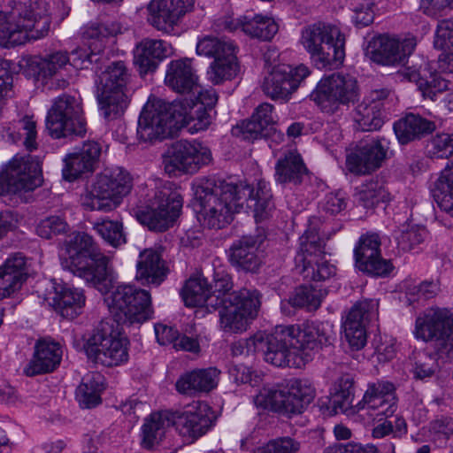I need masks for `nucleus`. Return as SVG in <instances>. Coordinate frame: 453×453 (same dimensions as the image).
Wrapping results in <instances>:
<instances>
[{"instance_id": "nucleus-43", "label": "nucleus", "mask_w": 453, "mask_h": 453, "mask_svg": "<svg viewBox=\"0 0 453 453\" xmlns=\"http://www.w3.org/2000/svg\"><path fill=\"white\" fill-rule=\"evenodd\" d=\"M97 101L103 116L107 119H114L121 116L128 104V97L125 91L112 88H98Z\"/></svg>"}, {"instance_id": "nucleus-2", "label": "nucleus", "mask_w": 453, "mask_h": 453, "mask_svg": "<svg viewBox=\"0 0 453 453\" xmlns=\"http://www.w3.org/2000/svg\"><path fill=\"white\" fill-rule=\"evenodd\" d=\"M62 267L84 279L102 293H107L117 282L111 258L103 254L93 237L80 232L65 242Z\"/></svg>"}, {"instance_id": "nucleus-9", "label": "nucleus", "mask_w": 453, "mask_h": 453, "mask_svg": "<svg viewBox=\"0 0 453 453\" xmlns=\"http://www.w3.org/2000/svg\"><path fill=\"white\" fill-rule=\"evenodd\" d=\"M46 128L50 136L56 139L70 135L84 136L87 121L81 99L67 94L57 97L48 111Z\"/></svg>"}, {"instance_id": "nucleus-7", "label": "nucleus", "mask_w": 453, "mask_h": 453, "mask_svg": "<svg viewBox=\"0 0 453 453\" xmlns=\"http://www.w3.org/2000/svg\"><path fill=\"white\" fill-rule=\"evenodd\" d=\"M106 301L113 319L119 325L141 324L153 314L150 292L132 285L117 287Z\"/></svg>"}, {"instance_id": "nucleus-35", "label": "nucleus", "mask_w": 453, "mask_h": 453, "mask_svg": "<svg viewBox=\"0 0 453 453\" xmlns=\"http://www.w3.org/2000/svg\"><path fill=\"white\" fill-rule=\"evenodd\" d=\"M224 27L229 31L241 28L246 35L264 41L271 40L279 29L273 18L263 15H255L253 18L244 16L237 19H226Z\"/></svg>"}, {"instance_id": "nucleus-60", "label": "nucleus", "mask_w": 453, "mask_h": 453, "mask_svg": "<svg viewBox=\"0 0 453 453\" xmlns=\"http://www.w3.org/2000/svg\"><path fill=\"white\" fill-rule=\"evenodd\" d=\"M67 230V223L58 216L46 218L36 226L37 234L44 239H50L53 235L65 233Z\"/></svg>"}, {"instance_id": "nucleus-1", "label": "nucleus", "mask_w": 453, "mask_h": 453, "mask_svg": "<svg viewBox=\"0 0 453 453\" xmlns=\"http://www.w3.org/2000/svg\"><path fill=\"white\" fill-rule=\"evenodd\" d=\"M335 334L327 322L306 321L276 326L265 342L258 340L265 362L277 367L300 368L323 347L333 344Z\"/></svg>"}, {"instance_id": "nucleus-57", "label": "nucleus", "mask_w": 453, "mask_h": 453, "mask_svg": "<svg viewBox=\"0 0 453 453\" xmlns=\"http://www.w3.org/2000/svg\"><path fill=\"white\" fill-rule=\"evenodd\" d=\"M300 450V441L285 436L269 441L265 445L257 448L254 453H299Z\"/></svg>"}, {"instance_id": "nucleus-48", "label": "nucleus", "mask_w": 453, "mask_h": 453, "mask_svg": "<svg viewBox=\"0 0 453 453\" xmlns=\"http://www.w3.org/2000/svg\"><path fill=\"white\" fill-rule=\"evenodd\" d=\"M130 74L122 61L111 63L100 75V85L98 88H112V90H127Z\"/></svg>"}, {"instance_id": "nucleus-8", "label": "nucleus", "mask_w": 453, "mask_h": 453, "mask_svg": "<svg viewBox=\"0 0 453 453\" xmlns=\"http://www.w3.org/2000/svg\"><path fill=\"white\" fill-rule=\"evenodd\" d=\"M314 393V388L307 381L295 379L282 388H262L254 402L264 409L284 414H297L311 403Z\"/></svg>"}, {"instance_id": "nucleus-20", "label": "nucleus", "mask_w": 453, "mask_h": 453, "mask_svg": "<svg viewBox=\"0 0 453 453\" xmlns=\"http://www.w3.org/2000/svg\"><path fill=\"white\" fill-rule=\"evenodd\" d=\"M417 46L415 36L403 39L389 35H380L369 44L371 59L380 65L388 66L403 65L412 54Z\"/></svg>"}, {"instance_id": "nucleus-16", "label": "nucleus", "mask_w": 453, "mask_h": 453, "mask_svg": "<svg viewBox=\"0 0 453 453\" xmlns=\"http://www.w3.org/2000/svg\"><path fill=\"white\" fill-rule=\"evenodd\" d=\"M36 292L65 319L76 318L85 306L86 296L82 289L58 283L54 279L39 282Z\"/></svg>"}, {"instance_id": "nucleus-11", "label": "nucleus", "mask_w": 453, "mask_h": 453, "mask_svg": "<svg viewBox=\"0 0 453 453\" xmlns=\"http://www.w3.org/2000/svg\"><path fill=\"white\" fill-rule=\"evenodd\" d=\"M173 106L174 103L150 97L139 117L138 138L145 142L162 140L177 130V113Z\"/></svg>"}, {"instance_id": "nucleus-50", "label": "nucleus", "mask_w": 453, "mask_h": 453, "mask_svg": "<svg viewBox=\"0 0 453 453\" xmlns=\"http://www.w3.org/2000/svg\"><path fill=\"white\" fill-rule=\"evenodd\" d=\"M234 283L231 275L223 268L214 269L212 274V282L209 283L211 296L209 302L213 297L217 299V303L224 299H230L233 296L241 295L239 291H232Z\"/></svg>"}, {"instance_id": "nucleus-44", "label": "nucleus", "mask_w": 453, "mask_h": 453, "mask_svg": "<svg viewBox=\"0 0 453 453\" xmlns=\"http://www.w3.org/2000/svg\"><path fill=\"white\" fill-rule=\"evenodd\" d=\"M275 170L276 180L280 183L299 184L306 173V167L301 156L293 151H289L283 158L279 159Z\"/></svg>"}, {"instance_id": "nucleus-52", "label": "nucleus", "mask_w": 453, "mask_h": 453, "mask_svg": "<svg viewBox=\"0 0 453 453\" xmlns=\"http://www.w3.org/2000/svg\"><path fill=\"white\" fill-rule=\"evenodd\" d=\"M323 296L321 289L311 285H302L292 293L291 302L295 307L315 311L320 306Z\"/></svg>"}, {"instance_id": "nucleus-28", "label": "nucleus", "mask_w": 453, "mask_h": 453, "mask_svg": "<svg viewBox=\"0 0 453 453\" xmlns=\"http://www.w3.org/2000/svg\"><path fill=\"white\" fill-rule=\"evenodd\" d=\"M192 6L193 0H151L147 19L158 31L169 33Z\"/></svg>"}, {"instance_id": "nucleus-26", "label": "nucleus", "mask_w": 453, "mask_h": 453, "mask_svg": "<svg viewBox=\"0 0 453 453\" xmlns=\"http://www.w3.org/2000/svg\"><path fill=\"white\" fill-rule=\"evenodd\" d=\"M238 200H193L192 206L200 224L208 228L220 229L230 224L243 203Z\"/></svg>"}, {"instance_id": "nucleus-10", "label": "nucleus", "mask_w": 453, "mask_h": 453, "mask_svg": "<svg viewBox=\"0 0 453 453\" xmlns=\"http://www.w3.org/2000/svg\"><path fill=\"white\" fill-rule=\"evenodd\" d=\"M324 241L315 228L300 237V250L295 257L296 269L306 280H326L335 274L336 268L324 257Z\"/></svg>"}, {"instance_id": "nucleus-59", "label": "nucleus", "mask_w": 453, "mask_h": 453, "mask_svg": "<svg viewBox=\"0 0 453 453\" xmlns=\"http://www.w3.org/2000/svg\"><path fill=\"white\" fill-rule=\"evenodd\" d=\"M428 153L437 158H448L453 155V134H440L428 143Z\"/></svg>"}, {"instance_id": "nucleus-58", "label": "nucleus", "mask_w": 453, "mask_h": 453, "mask_svg": "<svg viewBox=\"0 0 453 453\" xmlns=\"http://www.w3.org/2000/svg\"><path fill=\"white\" fill-rule=\"evenodd\" d=\"M407 433V425L403 417H395L389 419H383L372 429V437L375 439L384 438L391 434L395 437L401 436Z\"/></svg>"}, {"instance_id": "nucleus-18", "label": "nucleus", "mask_w": 453, "mask_h": 453, "mask_svg": "<svg viewBox=\"0 0 453 453\" xmlns=\"http://www.w3.org/2000/svg\"><path fill=\"white\" fill-rule=\"evenodd\" d=\"M384 138L362 141L346 150V167L357 175H368L380 169L388 157Z\"/></svg>"}, {"instance_id": "nucleus-40", "label": "nucleus", "mask_w": 453, "mask_h": 453, "mask_svg": "<svg viewBox=\"0 0 453 453\" xmlns=\"http://www.w3.org/2000/svg\"><path fill=\"white\" fill-rule=\"evenodd\" d=\"M171 425V413L168 411L153 412L146 418L142 427L143 448L151 449L158 444L165 436L166 428Z\"/></svg>"}, {"instance_id": "nucleus-46", "label": "nucleus", "mask_w": 453, "mask_h": 453, "mask_svg": "<svg viewBox=\"0 0 453 453\" xmlns=\"http://www.w3.org/2000/svg\"><path fill=\"white\" fill-rule=\"evenodd\" d=\"M395 397V388L393 383L388 381H378L368 384L367 389L364 394L363 399L357 404V411L365 410L370 411L378 403H380L388 396Z\"/></svg>"}, {"instance_id": "nucleus-15", "label": "nucleus", "mask_w": 453, "mask_h": 453, "mask_svg": "<svg viewBox=\"0 0 453 453\" xmlns=\"http://www.w3.org/2000/svg\"><path fill=\"white\" fill-rule=\"evenodd\" d=\"M42 184L37 163L15 157L0 173V196H22Z\"/></svg>"}, {"instance_id": "nucleus-3", "label": "nucleus", "mask_w": 453, "mask_h": 453, "mask_svg": "<svg viewBox=\"0 0 453 453\" xmlns=\"http://www.w3.org/2000/svg\"><path fill=\"white\" fill-rule=\"evenodd\" d=\"M48 4L42 0L29 5L19 4L10 12H0V46L10 48L44 37L50 25Z\"/></svg>"}, {"instance_id": "nucleus-36", "label": "nucleus", "mask_w": 453, "mask_h": 453, "mask_svg": "<svg viewBox=\"0 0 453 453\" xmlns=\"http://www.w3.org/2000/svg\"><path fill=\"white\" fill-rule=\"evenodd\" d=\"M219 374L214 367L194 370L180 376L175 387L179 393L188 395L208 393L217 387Z\"/></svg>"}, {"instance_id": "nucleus-12", "label": "nucleus", "mask_w": 453, "mask_h": 453, "mask_svg": "<svg viewBox=\"0 0 453 453\" xmlns=\"http://www.w3.org/2000/svg\"><path fill=\"white\" fill-rule=\"evenodd\" d=\"M359 87L357 80L344 73H333L322 79L311 95V99L326 112H334L340 104L357 100Z\"/></svg>"}, {"instance_id": "nucleus-62", "label": "nucleus", "mask_w": 453, "mask_h": 453, "mask_svg": "<svg viewBox=\"0 0 453 453\" xmlns=\"http://www.w3.org/2000/svg\"><path fill=\"white\" fill-rule=\"evenodd\" d=\"M434 46L438 50H447L449 46H453V19L438 22Z\"/></svg>"}, {"instance_id": "nucleus-51", "label": "nucleus", "mask_w": 453, "mask_h": 453, "mask_svg": "<svg viewBox=\"0 0 453 453\" xmlns=\"http://www.w3.org/2000/svg\"><path fill=\"white\" fill-rule=\"evenodd\" d=\"M404 219L406 220L405 223L401 225L398 230L395 231V239L401 250L409 251L424 241L426 231L424 227L410 225L407 222L409 215L406 214Z\"/></svg>"}, {"instance_id": "nucleus-17", "label": "nucleus", "mask_w": 453, "mask_h": 453, "mask_svg": "<svg viewBox=\"0 0 453 453\" xmlns=\"http://www.w3.org/2000/svg\"><path fill=\"white\" fill-rule=\"evenodd\" d=\"M192 189L195 198H206L208 196L221 198H268L272 197L268 185L265 180H259L256 188L248 184L239 185L215 178L196 179Z\"/></svg>"}, {"instance_id": "nucleus-23", "label": "nucleus", "mask_w": 453, "mask_h": 453, "mask_svg": "<svg viewBox=\"0 0 453 453\" xmlns=\"http://www.w3.org/2000/svg\"><path fill=\"white\" fill-rule=\"evenodd\" d=\"M171 418L183 442L190 444L214 426L216 416L207 404H199L192 410L171 413Z\"/></svg>"}, {"instance_id": "nucleus-13", "label": "nucleus", "mask_w": 453, "mask_h": 453, "mask_svg": "<svg viewBox=\"0 0 453 453\" xmlns=\"http://www.w3.org/2000/svg\"><path fill=\"white\" fill-rule=\"evenodd\" d=\"M127 338L113 334L108 324L101 323L87 340L84 349L89 359L111 367L127 360Z\"/></svg>"}, {"instance_id": "nucleus-42", "label": "nucleus", "mask_w": 453, "mask_h": 453, "mask_svg": "<svg viewBox=\"0 0 453 453\" xmlns=\"http://www.w3.org/2000/svg\"><path fill=\"white\" fill-rule=\"evenodd\" d=\"M181 296L187 306H205L211 311L212 306L209 305L211 291L208 279L203 275L190 277L181 288Z\"/></svg>"}, {"instance_id": "nucleus-39", "label": "nucleus", "mask_w": 453, "mask_h": 453, "mask_svg": "<svg viewBox=\"0 0 453 453\" xmlns=\"http://www.w3.org/2000/svg\"><path fill=\"white\" fill-rule=\"evenodd\" d=\"M434 128L435 125L434 122L413 113L407 114L394 125L395 134L402 144L419 139L432 133Z\"/></svg>"}, {"instance_id": "nucleus-54", "label": "nucleus", "mask_w": 453, "mask_h": 453, "mask_svg": "<svg viewBox=\"0 0 453 453\" xmlns=\"http://www.w3.org/2000/svg\"><path fill=\"white\" fill-rule=\"evenodd\" d=\"M8 136L13 142H18L23 138V145L28 151L37 149L36 123L31 117H24L19 121V133L14 134L11 128L7 129Z\"/></svg>"}, {"instance_id": "nucleus-32", "label": "nucleus", "mask_w": 453, "mask_h": 453, "mask_svg": "<svg viewBox=\"0 0 453 453\" xmlns=\"http://www.w3.org/2000/svg\"><path fill=\"white\" fill-rule=\"evenodd\" d=\"M168 268L157 250L147 249L140 253L135 280L143 286L158 287L166 278Z\"/></svg>"}, {"instance_id": "nucleus-21", "label": "nucleus", "mask_w": 453, "mask_h": 453, "mask_svg": "<svg viewBox=\"0 0 453 453\" xmlns=\"http://www.w3.org/2000/svg\"><path fill=\"white\" fill-rule=\"evenodd\" d=\"M309 74L310 70L304 65L296 67L279 65L264 78L262 89L272 99L288 100Z\"/></svg>"}, {"instance_id": "nucleus-56", "label": "nucleus", "mask_w": 453, "mask_h": 453, "mask_svg": "<svg viewBox=\"0 0 453 453\" xmlns=\"http://www.w3.org/2000/svg\"><path fill=\"white\" fill-rule=\"evenodd\" d=\"M433 198H453V160L447 163L440 177L434 183Z\"/></svg>"}, {"instance_id": "nucleus-14", "label": "nucleus", "mask_w": 453, "mask_h": 453, "mask_svg": "<svg viewBox=\"0 0 453 453\" xmlns=\"http://www.w3.org/2000/svg\"><path fill=\"white\" fill-rule=\"evenodd\" d=\"M211 160L210 149L196 141H177L164 155L165 170L172 175L193 174L202 166L209 165Z\"/></svg>"}, {"instance_id": "nucleus-27", "label": "nucleus", "mask_w": 453, "mask_h": 453, "mask_svg": "<svg viewBox=\"0 0 453 453\" xmlns=\"http://www.w3.org/2000/svg\"><path fill=\"white\" fill-rule=\"evenodd\" d=\"M101 153L100 143L95 141L85 142L79 150L65 157L63 178L73 181L93 173L98 165Z\"/></svg>"}, {"instance_id": "nucleus-19", "label": "nucleus", "mask_w": 453, "mask_h": 453, "mask_svg": "<svg viewBox=\"0 0 453 453\" xmlns=\"http://www.w3.org/2000/svg\"><path fill=\"white\" fill-rule=\"evenodd\" d=\"M141 203L130 211L131 215L143 226L154 232H165L173 226L180 217L181 200H150Z\"/></svg>"}, {"instance_id": "nucleus-33", "label": "nucleus", "mask_w": 453, "mask_h": 453, "mask_svg": "<svg viewBox=\"0 0 453 453\" xmlns=\"http://www.w3.org/2000/svg\"><path fill=\"white\" fill-rule=\"evenodd\" d=\"M33 358L24 368L27 376L51 372L60 364L62 349L58 343L47 340H39L35 347Z\"/></svg>"}, {"instance_id": "nucleus-5", "label": "nucleus", "mask_w": 453, "mask_h": 453, "mask_svg": "<svg viewBox=\"0 0 453 453\" xmlns=\"http://www.w3.org/2000/svg\"><path fill=\"white\" fill-rule=\"evenodd\" d=\"M217 303L210 300L211 311L219 310L220 327L226 333H241L246 330L249 319L257 316L261 306V293L255 288H242L241 295L233 296Z\"/></svg>"}, {"instance_id": "nucleus-49", "label": "nucleus", "mask_w": 453, "mask_h": 453, "mask_svg": "<svg viewBox=\"0 0 453 453\" xmlns=\"http://www.w3.org/2000/svg\"><path fill=\"white\" fill-rule=\"evenodd\" d=\"M234 51H235L234 43L225 38L207 35L196 43V53L200 56L213 58V60L223 56H228Z\"/></svg>"}, {"instance_id": "nucleus-55", "label": "nucleus", "mask_w": 453, "mask_h": 453, "mask_svg": "<svg viewBox=\"0 0 453 453\" xmlns=\"http://www.w3.org/2000/svg\"><path fill=\"white\" fill-rule=\"evenodd\" d=\"M69 61L70 58L67 56L66 52H54L44 58H42L37 63L39 69L38 73L43 78L52 77L67 63H69Z\"/></svg>"}, {"instance_id": "nucleus-61", "label": "nucleus", "mask_w": 453, "mask_h": 453, "mask_svg": "<svg viewBox=\"0 0 453 453\" xmlns=\"http://www.w3.org/2000/svg\"><path fill=\"white\" fill-rule=\"evenodd\" d=\"M233 134L248 141H254L269 134L261 124L253 119V116H251L250 119L243 121L241 125L234 127L233 128Z\"/></svg>"}, {"instance_id": "nucleus-29", "label": "nucleus", "mask_w": 453, "mask_h": 453, "mask_svg": "<svg viewBox=\"0 0 453 453\" xmlns=\"http://www.w3.org/2000/svg\"><path fill=\"white\" fill-rule=\"evenodd\" d=\"M132 188V177L125 169H104L96 177L90 190L91 198H123L130 195Z\"/></svg>"}, {"instance_id": "nucleus-30", "label": "nucleus", "mask_w": 453, "mask_h": 453, "mask_svg": "<svg viewBox=\"0 0 453 453\" xmlns=\"http://www.w3.org/2000/svg\"><path fill=\"white\" fill-rule=\"evenodd\" d=\"M388 96L386 89L370 93L354 110L353 119L356 129L371 132L380 129L383 123V100Z\"/></svg>"}, {"instance_id": "nucleus-34", "label": "nucleus", "mask_w": 453, "mask_h": 453, "mask_svg": "<svg viewBox=\"0 0 453 453\" xmlns=\"http://www.w3.org/2000/svg\"><path fill=\"white\" fill-rule=\"evenodd\" d=\"M165 84L175 92L184 94L198 88L197 75L188 58L169 62L165 71Z\"/></svg>"}, {"instance_id": "nucleus-24", "label": "nucleus", "mask_w": 453, "mask_h": 453, "mask_svg": "<svg viewBox=\"0 0 453 453\" xmlns=\"http://www.w3.org/2000/svg\"><path fill=\"white\" fill-rule=\"evenodd\" d=\"M265 239V230L258 227L254 235H244L234 242L228 254L231 265L246 273H257L263 263L258 249Z\"/></svg>"}, {"instance_id": "nucleus-63", "label": "nucleus", "mask_w": 453, "mask_h": 453, "mask_svg": "<svg viewBox=\"0 0 453 453\" xmlns=\"http://www.w3.org/2000/svg\"><path fill=\"white\" fill-rule=\"evenodd\" d=\"M374 6L373 2L365 1L353 8L351 18L356 27H367L372 23L374 19Z\"/></svg>"}, {"instance_id": "nucleus-47", "label": "nucleus", "mask_w": 453, "mask_h": 453, "mask_svg": "<svg viewBox=\"0 0 453 453\" xmlns=\"http://www.w3.org/2000/svg\"><path fill=\"white\" fill-rule=\"evenodd\" d=\"M238 73L235 51L228 56L213 60L207 71L208 79L211 83L217 85L226 80H231Z\"/></svg>"}, {"instance_id": "nucleus-22", "label": "nucleus", "mask_w": 453, "mask_h": 453, "mask_svg": "<svg viewBox=\"0 0 453 453\" xmlns=\"http://www.w3.org/2000/svg\"><path fill=\"white\" fill-rule=\"evenodd\" d=\"M380 238L377 234H363L354 249L356 267L372 277H387L394 269L390 260L380 253Z\"/></svg>"}, {"instance_id": "nucleus-41", "label": "nucleus", "mask_w": 453, "mask_h": 453, "mask_svg": "<svg viewBox=\"0 0 453 453\" xmlns=\"http://www.w3.org/2000/svg\"><path fill=\"white\" fill-rule=\"evenodd\" d=\"M354 379L349 374H344L334 384V393L330 403L335 413L342 412L347 415L355 413L357 407L353 406Z\"/></svg>"}, {"instance_id": "nucleus-4", "label": "nucleus", "mask_w": 453, "mask_h": 453, "mask_svg": "<svg viewBox=\"0 0 453 453\" xmlns=\"http://www.w3.org/2000/svg\"><path fill=\"white\" fill-rule=\"evenodd\" d=\"M300 43L318 68L341 64L345 58V36L337 26L330 23L318 22L304 27Z\"/></svg>"}, {"instance_id": "nucleus-6", "label": "nucleus", "mask_w": 453, "mask_h": 453, "mask_svg": "<svg viewBox=\"0 0 453 453\" xmlns=\"http://www.w3.org/2000/svg\"><path fill=\"white\" fill-rule=\"evenodd\" d=\"M414 335L430 342L438 356H449L453 351V311L439 307L426 310L416 319Z\"/></svg>"}, {"instance_id": "nucleus-64", "label": "nucleus", "mask_w": 453, "mask_h": 453, "mask_svg": "<svg viewBox=\"0 0 453 453\" xmlns=\"http://www.w3.org/2000/svg\"><path fill=\"white\" fill-rule=\"evenodd\" d=\"M436 369L435 358L426 353L418 354L416 357L413 369L414 376L417 379L424 380L434 375Z\"/></svg>"}, {"instance_id": "nucleus-45", "label": "nucleus", "mask_w": 453, "mask_h": 453, "mask_svg": "<svg viewBox=\"0 0 453 453\" xmlns=\"http://www.w3.org/2000/svg\"><path fill=\"white\" fill-rule=\"evenodd\" d=\"M102 375L93 373L85 376L76 389V398L81 408L91 409L101 403L100 393L104 390Z\"/></svg>"}, {"instance_id": "nucleus-37", "label": "nucleus", "mask_w": 453, "mask_h": 453, "mask_svg": "<svg viewBox=\"0 0 453 453\" xmlns=\"http://www.w3.org/2000/svg\"><path fill=\"white\" fill-rule=\"evenodd\" d=\"M173 111L177 113V129L186 127L191 134L207 129L213 118L201 104L188 102H174Z\"/></svg>"}, {"instance_id": "nucleus-53", "label": "nucleus", "mask_w": 453, "mask_h": 453, "mask_svg": "<svg viewBox=\"0 0 453 453\" xmlns=\"http://www.w3.org/2000/svg\"><path fill=\"white\" fill-rule=\"evenodd\" d=\"M93 229L106 243L114 248H119L127 242L123 225L119 221L105 219L96 222L93 225Z\"/></svg>"}, {"instance_id": "nucleus-31", "label": "nucleus", "mask_w": 453, "mask_h": 453, "mask_svg": "<svg viewBox=\"0 0 453 453\" xmlns=\"http://www.w3.org/2000/svg\"><path fill=\"white\" fill-rule=\"evenodd\" d=\"M173 54L172 45L165 41L145 38L134 49V63L141 74H146L155 71L158 62Z\"/></svg>"}, {"instance_id": "nucleus-25", "label": "nucleus", "mask_w": 453, "mask_h": 453, "mask_svg": "<svg viewBox=\"0 0 453 453\" xmlns=\"http://www.w3.org/2000/svg\"><path fill=\"white\" fill-rule=\"evenodd\" d=\"M377 315V303L372 300L353 305L343 322L344 336L352 349H363L367 342L366 326Z\"/></svg>"}, {"instance_id": "nucleus-38", "label": "nucleus", "mask_w": 453, "mask_h": 453, "mask_svg": "<svg viewBox=\"0 0 453 453\" xmlns=\"http://www.w3.org/2000/svg\"><path fill=\"white\" fill-rule=\"evenodd\" d=\"M402 75L404 79L417 84L424 97L435 100L437 93L449 90L451 83L437 73L429 71L427 65L418 69H406Z\"/></svg>"}]
</instances>
